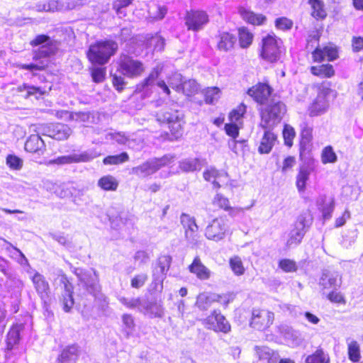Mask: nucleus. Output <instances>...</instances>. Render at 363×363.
Segmentation results:
<instances>
[{"label":"nucleus","mask_w":363,"mask_h":363,"mask_svg":"<svg viewBox=\"0 0 363 363\" xmlns=\"http://www.w3.org/2000/svg\"><path fill=\"white\" fill-rule=\"evenodd\" d=\"M285 111V105L274 100L261 110L259 126L264 130V134L258 147L260 154H268L272 150L277 140V135L272 131V128L281 121Z\"/></svg>","instance_id":"nucleus-1"},{"label":"nucleus","mask_w":363,"mask_h":363,"mask_svg":"<svg viewBox=\"0 0 363 363\" xmlns=\"http://www.w3.org/2000/svg\"><path fill=\"white\" fill-rule=\"evenodd\" d=\"M34 48L33 50V60L38 62L37 63L30 64H16V67L19 69H26L29 71L43 70L47 66V59L51 55L55 54L57 47L56 43L47 35H38L30 43Z\"/></svg>","instance_id":"nucleus-2"},{"label":"nucleus","mask_w":363,"mask_h":363,"mask_svg":"<svg viewBox=\"0 0 363 363\" xmlns=\"http://www.w3.org/2000/svg\"><path fill=\"white\" fill-rule=\"evenodd\" d=\"M161 72L162 67L159 65L154 67L148 77L142 83L137 86L136 90L138 91H144L147 93L156 83L157 86L160 87L167 96L170 94V89L169 86L172 87L177 92H180L181 86L184 82L182 74L178 72H174L169 76L168 78V86L164 80H159L156 82Z\"/></svg>","instance_id":"nucleus-3"},{"label":"nucleus","mask_w":363,"mask_h":363,"mask_svg":"<svg viewBox=\"0 0 363 363\" xmlns=\"http://www.w3.org/2000/svg\"><path fill=\"white\" fill-rule=\"evenodd\" d=\"M118 43L112 40H100L89 46L87 57L92 64H106L118 50Z\"/></svg>","instance_id":"nucleus-4"},{"label":"nucleus","mask_w":363,"mask_h":363,"mask_svg":"<svg viewBox=\"0 0 363 363\" xmlns=\"http://www.w3.org/2000/svg\"><path fill=\"white\" fill-rule=\"evenodd\" d=\"M174 160V156L165 155L160 158H152L140 165L131 169L130 173L140 178H145L155 173L162 167L172 164Z\"/></svg>","instance_id":"nucleus-5"},{"label":"nucleus","mask_w":363,"mask_h":363,"mask_svg":"<svg viewBox=\"0 0 363 363\" xmlns=\"http://www.w3.org/2000/svg\"><path fill=\"white\" fill-rule=\"evenodd\" d=\"M312 223L313 218L308 213L300 215L297 218L294 229H292L289 233V238L286 243V247L289 248L301 243Z\"/></svg>","instance_id":"nucleus-6"},{"label":"nucleus","mask_w":363,"mask_h":363,"mask_svg":"<svg viewBox=\"0 0 363 363\" xmlns=\"http://www.w3.org/2000/svg\"><path fill=\"white\" fill-rule=\"evenodd\" d=\"M157 120L161 123H167L172 133V137L175 139L182 135L183 117L182 112L174 109H168L158 114Z\"/></svg>","instance_id":"nucleus-7"},{"label":"nucleus","mask_w":363,"mask_h":363,"mask_svg":"<svg viewBox=\"0 0 363 363\" xmlns=\"http://www.w3.org/2000/svg\"><path fill=\"white\" fill-rule=\"evenodd\" d=\"M282 41L274 35L268 34L262 38L261 57L270 62H277L281 55Z\"/></svg>","instance_id":"nucleus-8"},{"label":"nucleus","mask_w":363,"mask_h":363,"mask_svg":"<svg viewBox=\"0 0 363 363\" xmlns=\"http://www.w3.org/2000/svg\"><path fill=\"white\" fill-rule=\"evenodd\" d=\"M118 71L130 78L140 76L144 71L141 62L127 55H121L118 60Z\"/></svg>","instance_id":"nucleus-9"},{"label":"nucleus","mask_w":363,"mask_h":363,"mask_svg":"<svg viewBox=\"0 0 363 363\" xmlns=\"http://www.w3.org/2000/svg\"><path fill=\"white\" fill-rule=\"evenodd\" d=\"M228 229L227 221L223 218H216L206 226L205 236L208 240L218 242L225 238Z\"/></svg>","instance_id":"nucleus-10"},{"label":"nucleus","mask_w":363,"mask_h":363,"mask_svg":"<svg viewBox=\"0 0 363 363\" xmlns=\"http://www.w3.org/2000/svg\"><path fill=\"white\" fill-rule=\"evenodd\" d=\"M180 222L184 230V236L189 244L195 245L199 238V227L194 217L182 213L180 216Z\"/></svg>","instance_id":"nucleus-11"},{"label":"nucleus","mask_w":363,"mask_h":363,"mask_svg":"<svg viewBox=\"0 0 363 363\" xmlns=\"http://www.w3.org/2000/svg\"><path fill=\"white\" fill-rule=\"evenodd\" d=\"M204 324L208 329L216 332L228 333L230 331V325L219 311H213L212 313L204 320Z\"/></svg>","instance_id":"nucleus-12"},{"label":"nucleus","mask_w":363,"mask_h":363,"mask_svg":"<svg viewBox=\"0 0 363 363\" xmlns=\"http://www.w3.org/2000/svg\"><path fill=\"white\" fill-rule=\"evenodd\" d=\"M184 19L188 30L198 31L208 22V16L203 11L191 10L186 12Z\"/></svg>","instance_id":"nucleus-13"},{"label":"nucleus","mask_w":363,"mask_h":363,"mask_svg":"<svg viewBox=\"0 0 363 363\" xmlns=\"http://www.w3.org/2000/svg\"><path fill=\"white\" fill-rule=\"evenodd\" d=\"M272 89L266 83H258L255 86L249 89L247 94L249 96L252 97L255 101L260 104L267 103V106L271 104L272 100L279 101L275 99H271L269 101V97L271 96Z\"/></svg>","instance_id":"nucleus-14"},{"label":"nucleus","mask_w":363,"mask_h":363,"mask_svg":"<svg viewBox=\"0 0 363 363\" xmlns=\"http://www.w3.org/2000/svg\"><path fill=\"white\" fill-rule=\"evenodd\" d=\"M274 313L266 310L254 309L250 325L259 330L269 328L273 322Z\"/></svg>","instance_id":"nucleus-15"},{"label":"nucleus","mask_w":363,"mask_h":363,"mask_svg":"<svg viewBox=\"0 0 363 363\" xmlns=\"http://www.w3.org/2000/svg\"><path fill=\"white\" fill-rule=\"evenodd\" d=\"M72 129L66 124L51 123L43 128V133L53 139L63 140L72 134Z\"/></svg>","instance_id":"nucleus-16"},{"label":"nucleus","mask_w":363,"mask_h":363,"mask_svg":"<svg viewBox=\"0 0 363 363\" xmlns=\"http://www.w3.org/2000/svg\"><path fill=\"white\" fill-rule=\"evenodd\" d=\"M34 288L42 300L45 301L50 294V285L45 277L38 272H34V274L30 277Z\"/></svg>","instance_id":"nucleus-17"},{"label":"nucleus","mask_w":363,"mask_h":363,"mask_svg":"<svg viewBox=\"0 0 363 363\" xmlns=\"http://www.w3.org/2000/svg\"><path fill=\"white\" fill-rule=\"evenodd\" d=\"M189 270L200 280H208L211 276V270L202 263L198 256L194 259L192 263L189 266Z\"/></svg>","instance_id":"nucleus-18"},{"label":"nucleus","mask_w":363,"mask_h":363,"mask_svg":"<svg viewBox=\"0 0 363 363\" xmlns=\"http://www.w3.org/2000/svg\"><path fill=\"white\" fill-rule=\"evenodd\" d=\"M60 283L64 286V291L62 294L63 309L65 312H69L74 305V298L72 296L73 287L65 276L61 277Z\"/></svg>","instance_id":"nucleus-19"},{"label":"nucleus","mask_w":363,"mask_h":363,"mask_svg":"<svg viewBox=\"0 0 363 363\" xmlns=\"http://www.w3.org/2000/svg\"><path fill=\"white\" fill-rule=\"evenodd\" d=\"M140 313L150 318H162L164 315V308L159 302L144 299Z\"/></svg>","instance_id":"nucleus-20"},{"label":"nucleus","mask_w":363,"mask_h":363,"mask_svg":"<svg viewBox=\"0 0 363 363\" xmlns=\"http://www.w3.org/2000/svg\"><path fill=\"white\" fill-rule=\"evenodd\" d=\"M255 351L260 361L267 363H277L279 359V353L267 346H256Z\"/></svg>","instance_id":"nucleus-21"},{"label":"nucleus","mask_w":363,"mask_h":363,"mask_svg":"<svg viewBox=\"0 0 363 363\" xmlns=\"http://www.w3.org/2000/svg\"><path fill=\"white\" fill-rule=\"evenodd\" d=\"M172 262V257L169 255H162L158 258L157 262L152 269V277H162L165 279Z\"/></svg>","instance_id":"nucleus-22"},{"label":"nucleus","mask_w":363,"mask_h":363,"mask_svg":"<svg viewBox=\"0 0 363 363\" xmlns=\"http://www.w3.org/2000/svg\"><path fill=\"white\" fill-rule=\"evenodd\" d=\"M79 347L76 345H72L62 350L57 358V363H76L79 357Z\"/></svg>","instance_id":"nucleus-23"},{"label":"nucleus","mask_w":363,"mask_h":363,"mask_svg":"<svg viewBox=\"0 0 363 363\" xmlns=\"http://www.w3.org/2000/svg\"><path fill=\"white\" fill-rule=\"evenodd\" d=\"M340 284L341 280L337 272H330L328 270L323 272L320 279V284L324 289H336Z\"/></svg>","instance_id":"nucleus-24"},{"label":"nucleus","mask_w":363,"mask_h":363,"mask_svg":"<svg viewBox=\"0 0 363 363\" xmlns=\"http://www.w3.org/2000/svg\"><path fill=\"white\" fill-rule=\"evenodd\" d=\"M317 205L318 209L322 212L324 219L331 218L335 208V200L333 198L320 196L317 201Z\"/></svg>","instance_id":"nucleus-25"},{"label":"nucleus","mask_w":363,"mask_h":363,"mask_svg":"<svg viewBox=\"0 0 363 363\" xmlns=\"http://www.w3.org/2000/svg\"><path fill=\"white\" fill-rule=\"evenodd\" d=\"M25 150L30 152L43 154L45 150V142L39 135H31L25 143Z\"/></svg>","instance_id":"nucleus-26"},{"label":"nucleus","mask_w":363,"mask_h":363,"mask_svg":"<svg viewBox=\"0 0 363 363\" xmlns=\"http://www.w3.org/2000/svg\"><path fill=\"white\" fill-rule=\"evenodd\" d=\"M237 40L236 37L229 33L223 32L218 35V48L220 51L230 50Z\"/></svg>","instance_id":"nucleus-27"},{"label":"nucleus","mask_w":363,"mask_h":363,"mask_svg":"<svg viewBox=\"0 0 363 363\" xmlns=\"http://www.w3.org/2000/svg\"><path fill=\"white\" fill-rule=\"evenodd\" d=\"M24 329L23 324H16L10 329L7 335V347L12 350L13 346L17 345L21 337V333Z\"/></svg>","instance_id":"nucleus-28"},{"label":"nucleus","mask_w":363,"mask_h":363,"mask_svg":"<svg viewBox=\"0 0 363 363\" xmlns=\"http://www.w3.org/2000/svg\"><path fill=\"white\" fill-rule=\"evenodd\" d=\"M314 61L320 62L327 58L328 61H333L337 57V52L335 48L325 47L323 50L316 48L313 52Z\"/></svg>","instance_id":"nucleus-29"},{"label":"nucleus","mask_w":363,"mask_h":363,"mask_svg":"<svg viewBox=\"0 0 363 363\" xmlns=\"http://www.w3.org/2000/svg\"><path fill=\"white\" fill-rule=\"evenodd\" d=\"M227 173L221 172L213 167L207 169L203 172V178L208 182H211L213 187L218 189L220 187V182H222V177H227Z\"/></svg>","instance_id":"nucleus-30"},{"label":"nucleus","mask_w":363,"mask_h":363,"mask_svg":"<svg viewBox=\"0 0 363 363\" xmlns=\"http://www.w3.org/2000/svg\"><path fill=\"white\" fill-rule=\"evenodd\" d=\"M212 204L213 206L219 209H223L224 211H230L229 214L230 216H233L235 211H237V209L230 207L228 199L220 193H218L215 195L212 200Z\"/></svg>","instance_id":"nucleus-31"},{"label":"nucleus","mask_w":363,"mask_h":363,"mask_svg":"<svg viewBox=\"0 0 363 363\" xmlns=\"http://www.w3.org/2000/svg\"><path fill=\"white\" fill-rule=\"evenodd\" d=\"M3 241L7 245L6 250L12 254V257L23 267H30L28 259L24 254L17 247H14L11 242L3 239Z\"/></svg>","instance_id":"nucleus-32"},{"label":"nucleus","mask_w":363,"mask_h":363,"mask_svg":"<svg viewBox=\"0 0 363 363\" xmlns=\"http://www.w3.org/2000/svg\"><path fill=\"white\" fill-rule=\"evenodd\" d=\"M328 107V103L324 96H318L315 101L310 108V114L311 116H318L326 111Z\"/></svg>","instance_id":"nucleus-33"},{"label":"nucleus","mask_w":363,"mask_h":363,"mask_svg":"<svg viewBox=\"0 0 363 363\" xmlns=\"http://www.w3.org/2000/svg\"><path fill=\"white\" fill-rule=\"evenodd\" d=\"M279 329L281 335L289 343L292 345H298L299 343V333L298 331L294 330L288 325H281Z\"/></svg>","instance_id":"nucleus-34"},{"label":"nucleus","mask_w":363,"mask_h":363,"mask_svg":"<svg viewBox=\"0 0 363 363\" xmlns=\"http://www.w3.org/2000/svg\"><path fill=\"white\" fill-rule=\"evenodd\" d=\"M118 301L128 309H137L140 313L143 304L144 299L140 297L137 298H126L125 296H118L117 297Z\"/></svg>","instance_id":"nucleus-35"},{"label":"nucleus","mask_w":363,"mask_h":363,"mask_svg":"<svg viewBox=\"0 0 363 363\" xmlns=\"http://www.w3.org/2000/svg\"><path fill=\"white\" fill-rule=\"evenodd\" d=\"M242 18L248 23L253 25H262L266 21V17L262 14H255V13L241 9L240 11Z\"/></svg>","instance_id":"nucleus-36"},{"label":"nucleus","mask_w":363,"mask_h":363,"mask_svg":"<svg viewBox=\"0 0 363 363\" xmlns=\"http://www.w3.org/2000/svg\"><path fill=\"white\" fill-rule=\"evenodd\" d=\"M201 162L198 158H186L179 162V167L184 172H194L200 170Z\"/></svg>","instance_id":"nucleus-37"},{"label":"nucleus","mask_w":363,"mask_h":363,"mask_svg":"<svg viewBox=\"0 0 363 363\" xmlns=\"http://www.w3.org/2000/svg\"><path fill=\"white\" fill-rule=\"evenodd\" d=\"M98 186L105 191H116L118 188V182L114 177L106 175L98 181Z\"/></svg>","instance_id":"nucleus-38"},{"label":"nucleus","mask_w":363,"mask_h":363,"mask_svg":"<svg viewBox=\"0 0 363 363\" xmlns=\"http://www.w3.org/2000/svg\"><path fill=\"white\" fill-rule=\"evenodd\" d=\"M312 8V16L316 19H323L326 17L327 13L324 9V3L321 0H308Z\"/></svg>","instance_id":"nucleus-39"},{"label":"nucleus","mask_w":363,"mask_h":363,"mask_svg":"<svg viewBox=\"0 0 363 363\" xmlns=\"http://www.w3.org/2000/svg\"><path fill=\"white\" fill-rule=\"evenodd\" d=\"M311 171L307 167H301L296 177V185L300 192H303L306 189V184L308 181Z\"/></svg>","instance_id":"nucleus-40"},{"label":"nucleus","mask_w":363,"mask_h":363,"mask_svg":"<svg viewBox=\"0 0 363 363\" xmlns=\"http://www.w3.org/2000/svg\"><path fill=\"white\" fill-rule=\"evenodd\" d=\"M129 132L123 131H110L105 135V139L112 140L120 145H125Z\"/></svg>","instance_id":"nucleus-41"},{"label":"nucleus","mask_w":363,"mask_h":363,"mask_svg":"<svg viewBox=\"0 0 363 363\" xmlns=\"http://www.w3.org/2000/svg\"><path fill=\"white\" fill-rule=\"evenodd\" d=\"M144 143L142 135L138 133H128L126 146L128 148L140 150Z\"/></svg>","instance_id":"nucleus-42"},{"label":"nucleus","mask_w":363,"mask_h":363,"mask_svg":"<svg viewBox=\"0 0 363 363\" xmlns=\"http://www.w3.org/2000/svg\"><path fill=\"white\" fill-rule=\"evenodd\" d=\"M311 72L313 75L323 77H331L335 74L333 66L329 64L313 66Z\"/></svg>","instance_id":"nucleus-43"},{"label":"nucleus","mask_w":363,"mask_h":363,"mask_svg":"<svg viewBox=\"0 0 363 363\" xmlns=\"http://www.w3.org/2000/svg\"><path fill=\"white\" fill-rule=\"evenodd\" d=\"M84 281L86 286V289L90 294L94 296H96V294L100 291L101 287L99 284V278L95 270L93 272V275H90L87 280H84Z\"/></svg>","instance_id":"nucleus-44"},{"label":"nucleus","mask_w":363,"mask_h":363,"mask_svg":"<svg viewBox=\"0 0 363 363\" xmlns=\"http://www.w3.org/2000/svg\"><path fill=\"white\" fill-rule=\"evenodd\" d=\"M300 150H306L312 140V128L304 124L301 132Z\"/></svg>","instance_id":"nucleus-45"},{"label":"nucleus","mask_w":363,"mask_h":363,"mask_svg":"<svg viewBox=\"0 0 363 363\" xmlns=\"http://www.w3.org/2000/svg\"><path fill=\"white\" fill-rule=\"evenodd\" d=\"M306 363H330V358L322 349H318L306 357Z\"/></svg>","instance_id":"nucleus-46"},{"label":"nucleus","mask_w":363,"mask_h":363,"mask_svg":"<svg viewBox=\"0 0 363 363\" xmlns=\"http://www.w3.org/2000/svg\"><path fill=\"white\" fill-rule=\"evenodd\" d=\"M129 160V156L127 152H123L118 155H109L106 157L103 162L106 165L109 164H120L122 163H124L125 162H128Z\"/></svg>","instance_id":"nucleus-47"},{"label":"nucleus","mask_w":363,"mask_h":363,"mask_svg":"<svg viewBox=\"0 0 363 363\" xmlns=\"http://www.w3.org/2000/svg\"><path fill=\"white\" fill-rule=\"evenodd\" d=\"M205 101L208 104H213L220 98V91L216 87H208L203 91Z\"/></svg>","instance_id":"nucleus-48"},{"label":"nucleus","mask_w":363,"mask_h":363,"mask_svg":"<svg viewBox=\"0 0 363 363\" xmlns=\"http://www.w3.org/2000/svg\"><path fill=\"white\" fill-rule=\"evenodd\" d=\"M239 42L242 48H248L252 43L253 35L247 28L242 27L238 30Z\"/></svg>","instance_id":"nucleus-49"},{"label":"nucleus","mask_w":363,"mask_h":363,"mask_svg":"<svg viewBox=\"0 0 363 363\" xmlns=\"http://www.w3.org/2000/svg\"><path fill=\"white\" fill-rule=\"evenodd\" d=\"M199 89V85L194 79L184 81L181 86V91L189 96L195 94Z\"/></svg>","instance_id":"nucleus-50"},{"label":"nucleus","mask_w":363,"mask_h":363,"mask_svg":"<svg viewBox=\"0 0 363 363\" xmlns=\"http://www.w3.org/2000/svg\"><path fill=\"white\" fill-rule=\"evenodd\" d=\"M348 357L353 362H357L361 358L359 345L357 341L348 343Z\"/></svg>","instance_id":"nucleus-51"},{"label":"nucleus","mask_w":363,"mask_h":363,"mask_svg":"<svg viewBox=\"0 0 363 363\" xmlns=\"http://www.w3.org/2000/svg\"><path fill=\"white\" fill-rule=\"evenodd\" d=\"M337 160V157L332 146H327L323 150L321 153V160L323 164L335 163Z\"/></svg>","instance_id":"nucleus-52"},{"label":"nucleus","mask_w":363,"mask_h":363,"mask_svg":"<svg viewBox=\"0 0 363 363\" xmlns=\"http://www.w3.org/2000/svg\"><path fill=\"white\" fill-rule=\"evenodd\" d=\"M122 323L126 336L129 337L135 328L134 318L132 315L125 313L122 315Z\"/></svg>","instance_id":"nucleus-53"},{"label":"nucleus","mask_w":363,"mask_h":363,"mask_svg":"<svg viewBox=\"0 0 363 363\" xmlns=\"http://www.w3.org/2000/svg\"><path fill=\"white\" fill-rule=\"evenodd\" d=\"M229 264L230 268L235 275L240 276L244 274L245 268L241 259L238 256H234L230 259Z\"/></svg>","instance_id":"nucleus-54"},{"label":"nucleus","mask_w":363,"mask_h":363,"mask_svg":"<svg viewBox=\"0 0 363 363\" xmlns=\"http://www.w3.org/2000/svg\"><path fill=\"white\" fill-rule=\"evenodd\" d=\"M282 134L284 144L289 147H291L293 145V140L296 136L294 128L290 125L286 124L284 127Z\"/></svg>","instance_id":"nucleus-55"},{"label":"nucleus","mask_w":363,"mask_h":363,"mask_svg":"<svg viewBox=\"0 0 363 363\" xmlns=\"http://www.w3.org/2000/svg\"><path fill=\"white\" fill-rule=\"evenodd\" d=\"M148 276L145 273L135 274L130 280V286L133 289H140L146 283Z\"/></svg>","instance_id":"nucleus-56"},{"label":"nucleus","mask_w":363,"mask_h":363,"mask_svg":"<svg viewBox=\"0 0 363 363\" xmlns=\"http://www.w3.org/2000/svg\"><path fill=\"white\" fill-rule=\"evenodd\" d=\"M19 91H26V97H29L32 95H43L45 94V91H43L40 87H37L34 86H30L27 84H23L18 86V88Z\"/></svg>","instance_id":"nucleus-57"},{"label":"nucleus","mask_w":363,"mask_h":363,"mask_svg":"<svg viewBox=\"0 0 363 363\" xmlns=\"http://www.w3.org/2000/svg\"><path fill=\"white\" fill-rule=\"evenodd\" d=\"M23 161L14 155H9L6 157V164L13 170H20L23 167Z\"/></svg>","instance_id":"nucleus-58"},{"label":"nucleus","mask_w":363,"mask_h":363,"mask_svg":"<svg viewBox=\"0 0 363 363\" xmlns=\"http://www.w3.org/2000/svg\"><path fill=\"white\" fill-rule=\"evenodd\" d=\"M229 148L234 152L236 155L244 152L245 147H246L245 140H230L228 142Z\"/></svg>","instance_id":"nucleus-59"},{"label":"nucleus","mask_w":363,"mask_h":363,"mask_svg":"<svg viewBox=\"0 0 363 363\" xmlns=\"http://www.w3.org/2000/svg\"><path fill=\"white\" fill-rule=\"evenodd\" d=\"M246 111V106L243 104H240L237 108L233 110L229 116L230 120L232 123H237L243 116Z\"/></svg>","instance_id":"nucleus-60"},{"label":"nucleus","mask_w":363,"mask_h":363,"mask_svg":"<svg viewBox=\"0 0 363 363\" xmlns=\"http://www.w3.org/2000/svg\"><path fill=\"white\" fill-rule=\"evenodd\" d=\"M167 12L166 6H155L150 9L149 13L150 16L155 19H162Z\"/></svg>","instance_id":"nucleus-61"},{"label":"nucleus","mask_w":363,"mask_h":363,"mask_svg":"<svg viewBox=\"0 0 363 363\" xmlns=\"http://www.w3.org/2000/svg\"><path fill=\"white\" fill-rule=\"evenodd\" d=\"M293 25V21L286 17L278 18L275 21V26L281 30H290L291 29Z\"/></svg>","instance_id":"nucleus-62"},{"label":"nucleus","mask_w":363,"mask_h":363,"mask_svg":"<svg viewBox=\"0 0 363 363\" xmlns=\"http://www.w3.org/2000/svg\"><path fill=\"white\" fill-rule=\"evenodd\" d=\"M106 76V69L103 67H94L91 69V77L94 82H102Z\"/></svg>","instance_id":"nucleus-63"},{"label":"nucleus","mask_w":363,"mask_h":363,"mask_svg":"<svg viewBox=\"0 0 363 363\" xmlns=\"http://www.w3.org/2000/svg\"><path fill=\"white\" fill-rule=\"evenodd\" d=\"M279 267L286 272H295L297 269L296 262L293 260L284 259L279 262Z\"/></svg>","instance_id":"nucleus-64"}]
</instances>
